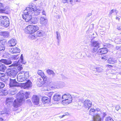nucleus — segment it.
Instances as JSON below:
<instances>
[{"label":"nucleus","instance_id":"1","mask_svg":"<svg viewBox=\"0 0 121 121\" xmlns=\"http://www.w3.org/2000/svg\"><path fill=\"white\" fill-rule=\"evenodd\" d=\"M26 62L23 60V54L21 55L20 59L17 60H16L14 61L13 63L10 66H18V67L20 68L22 67V68L21 70H19V73L18 74L17 77V80L19 82H22L24 81L27 78L29 77V72L28 71H22L23 69V66L22 64H25Z\"/></svg>","mask_w":121,"mask_h":121},{"label":"nucleus","instance_id":"2","mask_svg":"<svg viewBox=\"0 0 121 121\" xmlns=\"http://www.w3.org/2000/svg\"><path fill=\"white\" fill-rule=\"evenodd\" d=\"M22 67L20 68L13 67L8 69L7 70V73L8 78L10 79L14 78L16 76L17 74L19 72V70L22 69Z\"/></svg>","mask_w":121,"mask_h":121},{"label":"nucleus","instance_id":"3","mask_svg":"<svg viewBox=\"0 0 121 121\" xmlns=\"http://www.w3.org/2000/svg\"><path fill=\"white\" fill-rule=\"evenodd\" d=\"M25 94L24 93L22 94L18 93L17 95V99H15L13 103V106L16 108H17L20 105L21 103L25 100Z\"/></svg>","mask_w":121,"mask_h":121},{"label":"nucleus","instance_id":"4","mask_svg":"<svg viewBox=\"0 0 121 121\" xmlns=\"http://www.w3.org/2000/svg\"><path fill=\"white\" fill-rule=\"evenodd\" d=\"M30 9L29 7H27L23 11V14H22L23 18L26 22H29L32 18L31 12Z\"/></svg>","mask_w":121,"mask_h":121},{"label":"nucleus","instance_id":"5","mask_svg":"<svg viewBox=\"0 0 121 121\" xmlns=\"http://www.w3.org/2000/svg\"><path fill=\"white\" fill-rule=\"evenodd\" d=\"M100 44V43L97 41L92 40L91 42V46L94 47L91 52V54L93 57H95L98 52V49L99 48Z\"/></svg>","mask_w":121,"mask_h":121},{"label":"nucleus","instance_id":"6","mask_svg":"<svg viewBox=\"0 0 121 121\" xmlns=\"http://www.w3.org/2000/svg\"><path fill=\"white\" fill-rule=\"evenodd\" d=\"M62 104L64 105L68 104L71 103L72 101V98L69 94L66 93L62 95Z\"/></svg>","mask_w":121,"mask_h":121},{"label":"nucleus","instance_id":"7","mask_svg":"<svg viewBox=\"0 0 121 121\" xmlns=\"http://www.w3.org/2000/svg\"><path fill=\"white\" fill-rule=\"evenodd\" d=\"M39 29V27L37 26L29 25L25 29V32L27 34H33Z\"/></svg>","mask_w":121,"mask_h":121},{"label":"nucleus","instance_id":"8","mask_svg":"<svg viewBox=\"0 0 121 121\" xmlns=\"http://www.w3.org/2000/svg\"><path fill=\"white\" fill-rule=\"evenodd\" d=\"M0 24L2 26L7 27L9 24V19L6 16H0Z\"/></svg>","mask_w":121,"mask_h":121},{"label":"nucleus","instance_id":"9","mask_svg":"<svg viewBox=\"0 0 121 121\" xmlns=\"http://www.w3.org/2000/svg\"><path fill=\"white\" fill-rule=\"evenodd\" d=\"M92 102L89 99H86L83 103V106L86 109H89L91 107Z\"/></svg>","mask_w":121,"mask_h":121},{"label":"nucleus","instance_id":"10","mask_svg":"<svg viewBox=\"0 0 121 121\" xmlns=\"http://www.w3.org/2000/svg\"><path fill=\"white\" fill-rule=\"evenodd\" d=\"M9 79V85L10 87H17L18 86V83L16 81L15 78L11 79Z\"/></svg>","mask_w":121,"mask_h":121},{"label":"nucleus","instance_id":"11","mask_svg":"<svg viewBox=\"0 0 121 121\" xmlns=\"http://www.w3.org/2000/svg\"><path fill=\"white\" fill-rule=\"evenodd\" d=\"M10 53L14 54L16 53H19L21 51L18 48L16 47L14 48H9L8 49Z\"/></svg>","mask_w":121,"mask_h":121},{"label":"nucleus","instance_id":"12","mask_svg":"<svg viewBox=\"0 0 121 121\" xmlns=\"http://www.w3.org/2000/svg\"><path fill=\"white\" fill-rule=\"evenodd\" d=\"M39 99L37 95H34L32 97V101L33 103L36 105H37L39 104Z\"/></svg>","mask_w":121,"mask_h":121},{"label":"nucleus","instance_id":"13","mask_svg":"<svg viewBox=\"0 0 121 121\" xmlns=\"http://www.w3.org/2000/svg\"><path fill=\"white\" fill-rule=\"evenodd\" d=\"M32 86V83L30 80H28L23 85V87L24 89H28Z\"/></svg>","mask_w":121,"mask_h":121},{"label":"nucleus","instance_id":"14","mask_svg":"<svg viewBox=\"0 0 121 121\" xmlns=\"http://www.w3.org/2000/svg\"><path fill=\"white\" fill-rule=\"evenodd\" d=\"M48 21L46 17H41L40 18V23L43 26H45L47 25Z\"/></svg>","mask_w":121,"mask_h":121},{"label":"nucleus","instance_id":"15","mask_svg":"<svg viewBox=\"0 0 121 121\" xmlns=\"http://www.w3.org/2000/svg\"><path fill=\"white\" fill-rule=\"evenodd\" d=\"M29 8L31 9V12L32 15H35L37 16L40 13V12L38 11L39 10H36L35 8L34 9L33 8V7L32 6H31V7H30Z\"/></svg>","mask_w":121,"mask_h":121},{"label":"nucleus","instance_id":"16","mask_svg":"<svg viewBox=\"0 0 121 121\" xmlns=\"http://www.w3.org/2000/svg\"><path fill=\"white\" fill-rule=\"evenodd\" d=\"M62 95L58 94H55L53 96V99L54 100L58 101L62 98Z\"/></svg>","mask_w":121,"mask_h":121},{"label":"nucleus","instance_id":"17","mask_svg":"<svg viewBox=\"0 0 121 121\" xmlns=\"http://www.w3.org/2000/svg\"><path fill=\"white\" fill-rule=\"evenodd\" d=\"M17 43V40L15 39L12 38L8 42V44L10 46H13L15 45Z\"/></svg>","mask_w":121,"mask_h":121},{"label":"nucleus","instance_id":"18","mask_svg":"<svg viewBox=\"0 0 121 121\" xmlns=\"http://www.w3.org/2000/svg\"><path fill=\"white\" fill-rule=\"evenodd\" d=\"M117 59L112 57L109 58L107 60V63L109 64H113L116 62Z\"/></svg>","mask_w":121,"mask_h":121},{"label":"nucleus","instance_id":"19","mask_svg":"<svg viewBox=\"0 0 121 121\" xmlns=\"http://www.w3.org/2000/svg\"><path fill=\"white\" fill-rule=\"evenodd\" d=\"M42 101L44 104H48L50 102V99L47 97H44L42 98Z\"/></svg>","mask_w":121,"mask_h":121},{"label":"nucleus","instance_id":"20","mask_svg":"<svg viewBox=\"0 0 121 121\" xmlns=\"http://www.w3.org/2000/svg\"><path fill=\"white\" fill-rule=\"evenodd\" d=\"M108 50L106 48H103L99 49L98 52L100 54H104L107 53L108 52Z\"/></svg>","mask_w":121,"mask_h":121},{"label":"nucleus","instance_id":"21","mask_svg":"<svg viewBox=\"0 0 121 121\" xmlns=\"http://www.w3.org/2000/svg\"><path fill=\"white\" fill-rule=\"evenodd\" d=\"M45 31L42 30H39L37 31L36 36L37 37H40L44 36L45 34Z\"/></svg>","mask_w":121,"mask_h":121},{"label":"nucleus","instance_id":"22","mask_svg":"<svg viewBox=\"0 0 121 121\" xmlns=\"http://www.w3.org/2000/svg\"><path fill=\"white\" fill-rule=\"evenodd\" d=\"M0 62L7 65L11 64L12 63V62L11 60L4 59H1L0 60Z\"/></svg>","mask_w":121,"mask_h":121},{"label":"nucleus","instance_id":"23","mask_svg":"<svg viewBox=\"0 0 121 121\" xmlns=\"http://www.w3.org/2000/svg\"><path fill=\"white\" fill-rule=\"evenodd\" d=\"M0 35L4 37L7 38L9 35V33L8 31H2L0 32Z\"/></svg>","mask_w":121,"mask_h":121},{"label":"nucleus","instance_id":"24","mask_svg":"<svg viewBox=\"0 0 121 121\" xmlns=\"http://www.w3.org/2000/svg\"><path fill=\"white\" fill-rule=\"evenodd\" d=\"M39 20V18L37 17H32L30 21L33 24H35L37 23Z\"/></svg>","mask_w":121,"mask_h":121},{"label":"nucleus","instance_id":"25","mask_svg":"<svg viewBox=\"0 0 121 121\" xmlns=\"http://www.w3.org/2000/svg\"><path fill=\"white\" fill-rule=\"evenodd\" d=\"M93 120L94 121H101V118L99 114H97L94 117Z\"/></svg>","mask_w":121,"mask_h":121},{"label":"nucleus","instance_id":"26","mask_svg":"<svg viewBox=\"0 0 121 121\" xmlns=\"http://www.w3.org/2000/svg\"><path fill=\"white\" fill-rule=\"evenodd\" d=\"M13 99V98L12 97H10L7 98L6 99V104L9 105L12 103Z\"/></svg>","mask_w":121,"mask_h":121},{"label":"nucleus","instance_id":"27","mask_svg":"<svg viewBox=\"0 0 121 121\" xmlns=\"http://www.w3.org/2000/svg\"><path fill=\"white\" fill-rule=\"evenodd\" d=\"M6 69V67L4 64L0 63V71L4 72Z\"/></svg>","mask_w":121,"mask_h":121},{"label":"nucleus","instance_id":"28","mask_svg":"<svg viewBox=\"0 0 121 121\" xmlns=\"http://www.w3.org/2000/svg\"><path fill=\"white\" fill-rule=\"evenodd\" d=\"M47 72L49 75L52 76L53 77L55 75V73L52 70L48 69L47 70Z\"/></svg>","mask_w":121,"mask_h":121},{"label":"nucleus","instance_id":"29","mask_svg":"<svg viewBox=\"0 0 121 121\" xmlns=\"http://www.w3.org/2000/svg\"><path fill=\"white\" fill-rule=\"evenodd\" d=\"M64 85V82H59V83L57 84V85L56 86H55L54 87L55 88H57V89L62 88Z\"/></svg>","mask_w":121,"mask_h":121},{"label":"nucleus","instance_id":"30","mask_svg":"<svg viewBox=\"0 0 121 121\" xmlns=\"http://www.w3.org/2000/svg\"><path fill=\"white\" fill-rule=\"evenodd\" d=\"M9 9L7 7L3 9H1V13H8L9 12Z\"/></svg>","mask_w":121,"mask_h":121},{"label":"nucleus","instance_id":"31","mask_svg":"<svg viewBox=\"0 0 121 121\" xmlns=\"http://www.w3.org/2000/svg\"><path fill=\"white\" fill-rule=\"evenodd\" d=\"M56 38L57 39V42L58 43L57 45H59V40L60 39V33L58 31L56 32Z\"/></svg>","mask_w":121,"mask_h":121},{"label":"nucleus","instance_id":"32","mask_svg":"<svg viewBox=\"0 0 121 121\" xmlns=\"http://www.w3.org/2000/svg\"><path fill=\"white\" fill-rule=\"evenodd\" d=\"M9 111H8L5 110L0 111V115H1L2 116H3V115L5 114L7 115L9 114Z\"/></svg>","mask_w":121,"mask_h":121},{"label":"nucleus","instance_id":"33","mask_svg":"<svg viewBox=\"0 0 121 121\" xmlns=\"http://www.w3.org/2000/svg\"><path fill=\"white\" fill-rule=\"evenodd\" d=\"M6 75L3 73H0V79L3 81H5V77Z\"/></svg>","mask_w":121,"mask_h":121},{"label":"nucleus","instance_id":"34","mask_svg":"<svg viewBox=\"0 0 121 121\" xmlns=\"http://www.w3.org/2000/svg\"><path fill=\"white\" fill-rule=\"evenodd\" d=\"M19 57L18 56V55H14L13 56L11 57L12 59L13 60H17L19 58Z\"/></svg>","mask_w":121,"mask_h":121},{"label":"nucleus","instance_id":"35","mask_svg":"<svg viewBox=\"0 0 121 121\" xmlns=\"http://www.w3.org/2000/svg\"><path fill=\"white\" fill-rule=\"evenodd\" d=\"M103 70V69L100 67H96V69L94 70V71H96L98 72H102Z\"/></svg>","mask_w":121,"mask_h":121},{"label":"nucleus","instance_id":"36","mask_svg":"<svg viewBox=\"0 0 121 121\" xmlns=\"http://www.w3.org/2000/svg\"><path fill=\"white\" fill-rule=\"evenodd\" d=\"M30 92H26L25 93V96L26 99H27L30 97Z\"/></svg>","mask_w":121,"mask_h":121},{"label":"nucleus","instance_id":"37","mask_svg":"<svg viewBox=\"0 0 121 121\" xmlns=\"http://www.w3.org/2000/svg\"><path fill=\"white\" fill-rule=\"evenodd\" d=\"M37 73L39 75H40L41 77H42L43 75H44V74L43 72H42L41 70H39L37 72Z\"/></svg>","mask_w":121,"mask_h":121},{"label":"nucleus","instance_id":"38","mask_svg":"<svg viewBox=\"0 0 121 121\" xmlns=\"http://www.w3.org/2000/svg\"><path fill=\"white\" fill-rule=\"evenodd\" d=\"M9 55L8 53L6 52L3 54V56L4 58H8L9 57Z\"/></svg>","mask_w":121,"mask_h":121},{"label":"nucleus","instance_id":"39","mask_svg":"<svg viewBox=\"0 0 121 121\" xmlns=\"http://www.w3.org/2000/svg\"><path fill=\"white\" fill-rule=\"evenodd\" d=\"M105 120L106 121H114L110 117H108L106 118Z\"/></svg>","mask_w":121,"mask_h":121},{"label":"nucleus","instance_id":"40","mask_svg":"<svg viewBox=\"0 0 121 121\" xmlns=\"http://www.w3.org/2000/svg\"><path fill=\"white\" fill-rule=\"evenodd\" d=\"M7 91L6 90H2L1 92L3 94V95H6L7 94Z\"/></svg>","mask_w":121,"mask_h":121},{"label":"nucleus","instance_id":"41","mask_svg":"<svg viewBox=\"0 0 121 121\" xmlns=\"http://www.w3.org/2000/svg\"><path fill=\"white\" fill-rule=\"evenodd\" d=\"M42 78H43V80L45 82L47 81V77L46 76L45 74L42 77H41ZM45 84L46 83V82H45Z\"/></svg>","mask_w":121,"mask_h":121},{"label":"nucleus","instance_id":"42","mask_svg":"<svg viewBox=\"0 0 121 121\" xmlns=\"http://www.w3.org/2000/svg\"><path fill=\"white\" fill-rule=\"evenodd\" d=\"M95 110L94 109H91L89 111V113L90 114H91L93 113L95 111Z\"/></svg>","mask_w":121,"mask_h":121},{"label":"nucleus","instance_id":"43","mask_svg":"<svg viewBox=\"0 0 121 121\" xmlns=\"http://www.w3.org/2000/svg\"><path fill=\"white\" fill-rule=\"evenodd\" d=\"M5 84L4 83L0 82V89L3 88Z\"/></svg>","mask_w":121,"mask_h":121},{"label":"nucleus","instance_id":"44","mask_svg":"<svg viewBox=\"0 0 121 121\" xmlns=\"http://www.w3.org/2000/svg\"><path fill=\"white\" fill-rule=\"evenodd\" d=\"M67 1L71 2L72 0H62V2L64 3H65L67 2Z\"/></svg>","mask_w":121,"mask_h":121},{"label":"nucleus","instance_id":"45","mask_svg":"<svg viewBox=\"0 0 121 121\" xmlns=\"http://www.w3.org/2000/svg\"><path fill=\"white\" fill-rule=\"evenodd\" d=\"M117 29L118 30H121V25H117Z\"/></svg>","mask_w":121,"mask_h":121},{"label":"nucleus","instance_id":"46","mask_svg":"<svg viewBox=\"0 0 121 121\" xmlns=\"http://www.w3.org/2000/svg\"><path fill=\"white\" fill-rule=\"evenodd\" d=\"M101 58L103 60H104V61H105L107 59V57L106 56H104L103 57H102Z\"/></svg>","mask_w":121,"mask_h":121},{"label":"nucleus","instance_id":"47","mask_svg":"<svg viewBox=\"0 0 121 121\" xmlns=\"http://www.w3.org/2000/svg\"><path fill=\"white\" fill-rule=\"evenodd\" d=\"M120 108H121L119 105H117L115 107V109L117 111Z\"/></svg>","mask_w":121,"mask_h":121},{"label":"nucleus","instance_id":"48","mask_svg":"<svg viewBox=\"0 0 121 121\" xmlns=\"http://www.w3.org/2000/svg\"><path fill=\"white\" fill-rule=\"evenodd\" d=\"M4 7V4L1 3H0V9H2Z\"/></svg>","mask_w":121,"mask_h":121},{"label":"nucleus","instance_id":"49","mask_svg":"<svg viewBox=\"0 0 121 121\" xmlns=\"http://www.w3.org/2000/svg\"><path fill=\"white\" fill-rule=\"evenodd\" d=\"M26 102L27 103H28L29 104H31V102L30 99H27L26 101Z\"/></svg>","mask_w":121,"mask_h":121},{"label":"nucleus","instance_id":"50","mask_svg":"<svg viewBox=\"0 0 121 121\" xmlns=\"http://www.w3.org/2000/svg\"><path fill=\"white\" fill-rule=\"evenodd\" d=\"M61 77L63 79H64L65 78V76L63 74H61Z\"/></svg>","mask_w":121,"mask_h":121},{"label":"nucleus","instance_id":"51","mask_svg":"<svg viewBox=\"0 0 121 121\" xmlns=\"http://www.w3.org/2000/svg\"><path fill=\"white\" fill-rule=\"evenodd\" d=\"M42 14L43 15H46V13L45 12V11H44V10L42 12Z\"/></svg>","mask_w":121,"mask_h":121},{"label":"nucleus","instance_id":"52","mask_svg":"<svg viewBox=\"0 0 121 121\" xmlns=\"http://www.w3.org/2000/svg\"><path fill=\"white\" fill-rule=\"evenodd\" d=\"M114 10L113 9L111 10L110 12V14H112V13L114 12Z\"/></svg>","mask_w":121,"mask_h":121},{"label":"nucleus","instance_id":"53","mask_svg":"<svg viewBox=\"0 0 121 121\" xmlns=\"http://www.w3.org/2000/svg\"><path fill=\"white\" fill-rule=\"evenodd\" d=\"M107 66L109 68H110L112 67V66L109 65H107Z\"/></svg>","mask_w":121,"mask_h":121},{"label":"nucleus","instance_id":"54","mask_svg":"<svg viewBox=\"0 0 121 121\" xmlns=\"http://www.w3.org/2000/svg\"><path fill=\"white\" fill-rule=\"evenodd\" d=\"M116 19L117 20H118L119 21H120V18L119 17H116Z\"/></svg>","mask_w":121,"mask_h":121},{"label":"nucleus","instance_id":"55","mask_svg":"<svg viewBox=\"0 0 121 121\" xmlns=\"http://www.w3.org/2000/svg\"><path fill=\"white\" fill-rule=\"evenodd\" d=\"M103 116L104 117H105L107 115V113L106 112H103Z\"/></svg>","mask_w":121,"mask_h":121},{"label":"nucleus","instance_id":"56","mask_svg":"<svg viewBox=\"0 0 121 121\" xmlns=\"http://www.w3.org/2000/svg\"><path fill=\"white\" fill-rule=\"evenodd\" d=\"M96 110L97 111H99L100 110V109L98 108H96Z\"/></svg>","mask_w":121,"mask_h":121},{"label":"nucleus","instance_id":"57","mask_svg":"<svg viewBox=\"0 0 121 121\" xmlns=\"http://www.w3.org/2000/svg\"><path fill=\"white\" fill-rule=\"evenodd\" d=\"M92 14L91 13H89L88 14V17H89Z\"/></svg>","mask_w":121,"mask_h":121},{"label":"nucleus","instance_id":"58","mask_svg":"<svg viewBox=\"0 0 121 121\" xmlns=\"http://www.w3.org/2000/svg\"><path fill=\"white\" fill-rule=\"evenodd\" d=\"M0 121H3V119L2 118L0 117Z\"/></svg>","mask_w":121,"mask_h":121},{"label":"nucleus","instance_id":"59","mask_svg":"<svg viewBox=\"0 0 121 121\" xmlns=\"http://www.w3.org/2000/svg\"><path fill=\"white\" fill-rule=\"evenodd\" d=\"M87 57H88V58H90V57H91V56L90 55H87Z\"/></svg>","mask_w":121,"mask_h":121},{"label":"nucleus","instance_id":"60","mask_svg":"<svg viewBox=\"0 0 121 121\" xmlns=\"http://www.w3.org/2000/svg\"><path fill=\"white\" fill-rule=\"evenodd\" d=\"M119 60L120 62H121V57H120L119 58Z\"/></svg>","mask_w":121,"mask_h":121},{"label":"nucleus","instance_id":"61","mask_svg":"<svg viewBox=\"0 0 121 121\" xmlns=\"http://www.w3.org/2000/svg\"><path fill=\"white\" fill-rule=\"evenodd\" d=\"M75 1L76 2H79L80 1V0H75Z\"/></svg>","mask_w":121,"mask_h":121},{"label":"nucleus","instance_id":"62","mask_svg":"<svg viewBox=\"0 0 121 121\" xmlns=\"http://www.w3.org/2000/svg\"><path fill=\"white\" fill-rule=\"evenodd\" d=\"M120 42H121V39H120Z\"/></svg>","mask_w":121,"mask_h":121},{"label":"nucleus","instance_id":"63","mask_svg":"<svg viewBox=\"0 0 121 121\" xmlns=\"http://www.w3.org/2000/svg\"><path fill=\"white\" fill-rule=\"evenodd\" d=\"M120 74H121V72L120 73Z\"/></svg>","mask_w":121,"mask_h":121},{"label":"nucleus","instance_id":"64","mask_svg":"<svg viewBox=\"0 0 121 121\" xmlns=\"http://www.w3.org/2000/svg\"><path fill=\"white\" fill-rule=\"evenodd\" d=\"M65 116V115H63V117Z\"/></svg>","mask_w":121,"mask_h":121}]
</instances>
